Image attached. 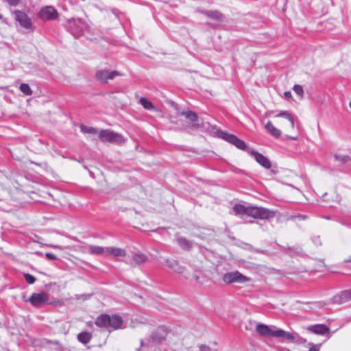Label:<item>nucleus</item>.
I'll return each mask as SVG.
<instances>
[{
    "mask_svg": "<svg viewBox=\"0 0 351 351\" xmlns=\"http://www.w3.org/2000/svg\"><path fill=\"white\" fill-rule=\"evenodd\" d=\"M167 265L176 273L182 274L184 271V267L181 266L177 261L168 260L167 261Z\"/></svg>",
    "mask_w": 351,
    "mask_h": 351,
    "instance_id": "6ab92c4d",
    "label": "nucleus"
},
{
    "mask_svg": "<svg viewBox=\"0 0 351 351\" xmlns=\"http://www.w3.org/2000/svg\"><path fill=\"white\" fill-rule=\"evenodd\" d=\"M307 330L317 335H325L329 331L328 328L324 324L311 325L307 328Z\"/></svg>",
    "mask_w": 351,
    "mask_h": 351,
    "instance_id": "dca6fc26",
    "label": "nucleus"
},
{
    "mask_svg": "<svg viewBox=\"0 0 351 351\" xmlns=\"http://www.w3.org/2000/svg\"><path fill=\"white\" fill-rule=\"evenodd\" d=\"M178 245L185 250H190L193 246V242L186 240L184 237H178L176 239Z\"/></svg>",
    "mask_w": 351,
    "mask_h": 351,
    "instance_id": "aec40b11",
    "label": "nucleus"
},
{
    "mask_svg": "<svg viewBox=\"0 0 351 351\" xmlns=\"http://www.w3.org/2000/svg\"><path fill=\"white\" fill-rule=\"evenodd\" d=\"M335 160L340 164L343 165L350 161V157L348 155L335 154L333 156Z\"/></svg>",
    "mask_w": 351,
    "mask_h": 351,
    "instance_id": "393cba45",
    "label": "nucleus"
},
{
    "mask_svg": "<svg viewBox=\"0 0 351 351\" xmlns=\"http://www.w3.org/2000/svg\"><path fill=\"white\" fill-rule=\"evenodd\" d=\"M169 333L168 328L165 326H159L152 335V339L157 343H160L166 339Z\"/></svg>",
    "mask_w": 351,
    "mask_h": 351,
    "instance_id": "1a4fd4ad",
    "label": "nucleus"
},
{
    "mask_svg": "<svg viewBox=\"0 0 351 351\" xmlns=\"http://www.w3.org/2000/svg\"><path fill=\"white\" fill-rule=\"evenodd\" d=\"M349 106H350V108H351V101H350V103H349Z\"/></svg>",
    "mask_w": 351,
    "mask_h": 351,
    "instance_id": "37998d69",
    "label": "nucleus"
},
{
    "mask_svg": "<svg viewBox=\"0 0 351 351\" xmlns=\"http://www.w3.org/2000/svg\"><path fill=\"white\" fill-rule=\"evenodd\" d=\"M95 324L99 327H103L111 331L120 328L123 324V319L120 316L117 315H112L111 316L108 315H101L97 318Z\"/></svg>",
    "mask_w": 351,
    "mask_h": 351,
    "instance_id": "7ed1b4c3",
    "label": "nucleus"
},
{
    "mask_svg": "<svg viewBox=\"0 0 351 351\" xmlns=\"http://www.w3.org/2000/svg\"><path fill=\"white\" fill-rule=\"evenodd\" d=\"M221 137L226 141L234 145L236 147L241 150H244L247 147L245 142L237 138L234 134L222 132L221 133Z\"/></svg>",
    "mask_w": 351,
    "mask_h": 351,
    "instance_id": "0eeeda50",
    "label": "nucleus"
},
{
    "mask_svg": "<svg viewBox=\"0 0 351 351\" xmlns=\"http://www.w3.org/2000/svg\"><path fill=\"white\" fill-rule=\"evenodd\" d=\"M251 154H252V156H254L256 161L258 164H260L262 167H263L264 168L267 169H270L271 162L267 158H266L265 156H263V154H261L256 151H252L251 152Z\"/></svg>",
    "mask_w": 351,
    "mask_h": 351,
    "instance_id": "2eb2a0df",
    "label": "nucleus"
},
{
    "mask_svg": "<svg viewBox=\"0 0 351 351\" xmlns=\"http://www.w3.org/2000/svg\"><path fill=\"white\" fill-rule=\"evenodd\" d=\"M107 247H101L97 245H87L84 247V252L92 255H104L106 256Z\"/></svg>",
    "mask_w": 351,
    "mask_h": 351,
    "instance_id": "f8f14e48",
    "label": "nucleus"
},
{
    "mask_svg": "<svg viewBox=\"0 0 351 351\" xmlns=\"http://www.w3.org/2000/svg\"><path fill=\"white\" fill-rule=\"evenodd\" d=\"M292 97L291 93L290 91H286L284 93V97L286 99H291Z\"/></svg>",
    "mask_w": 351,
    "mask_h": 351,
    "instance_id": "c9c22d12",
    "label": "nucleus"
},
{
    "mask_svg": "<svg viewBox=\"0 0 351 351\" xmlns=\"http://www.w3.org/2000/svg\"><path fill=\"white\" fill-rule=\"evenodd\" d=\"M126 253L123 249L114 247H107L106 256H112L113 257H124Z\"/></svg>",
    "mask_w": 351,
    "mask_h": 351,
    "instance_id": "f3484780",
    "label": "nucleus"
},
{
    "mask_svg": "<svg viewBox=\"0 0 351 351\" xmlns=\"http://www.w3.org/2000/svg\"><path fill=\"white\" fill-rule=\"evenodd\" d=\"M193 126H197V128H200L199 124H193Z\"/></svg>",
    "mask_w": 351,
    "mask_h": 351,
    "instance_id": "58836bf2",
    "label": "nucleus"
},
{
    "mask_svg": "<svg viewBox=\"0 0 351 351\" xmlns=\"http://www.w3.org/2000/svg\"><path fill=\"white\" fill-rule=\"evenodd\" d=\"M48 300V296L45 293H33L29 298L31 304L35 306H39Z\"/></svg>",
    "mask_w": 351,
    "mask_h": 351,
    "instance_id": "ddd939ff",
    "label": "nucleus"
},
{
    "mask_svg": "<svg viewBox=\"0 0 351 351\" xmlns=\"http://www.w3.org/2000/svg\"><path fill=\"white\" fill-rule=\"evenodd\" d=\"M38 16L45 21L53 20L57 18L58 12L52 6H46L40 10Z\"/></svg>",
    "mask_w": 351,
    "mask_h": 351,
    "instance_id": "6e6552de",
    "label": "nucleus"
},
{
    "mask_svg": "<svg viewBox=\"0 0 351 351\" xmlns=\"http://www.w3.org/2000/svg\"><path fill=\"white\" fill-rule=\"evenodd\" d=\"M181 114L184 116L187 119L191 121H196L197 120V115L193 111H183L181 112Z\"/></svg>",
    "mask_w": 351,
    "mask_h": 351,
    "instance_id": "bb28decb",
    "label": "nucleus"
},
{
    "mask_svg": "<svg viewBox=\"0 0 351 351\" xmlns=\"http://www.w3.org/2000/svg\"><path fill=\"white\" fill-rule=\"evenodd\" d=\"M51 247H53V248H56V249H60V250L62 249V247L61 246H60V245H51Z\"/></svg>",
    "mask_w": 351,
    "mask_h": 351,
    "instance_id": "4c0bfd02",
    "label": "nucleus"
},
{
    "mask_svg": "<svg viewBox=\"0 0 351 351\" xmlns=\"http://www.w3.org/2000/svg\"><path fill=\"white\" fill-rule=\"evenodd\" d=\"M119 75H120V73L116 71L100 70L96 73V77L104 82H107L109 80H112L114 77Z\"/></svg>",
    "mask_w": 351,
    "mask_h": 351,
    "instance_id": "9d476101",
    "label": "nucleus"
},
{
    "mask_svg": "<svg viewBox=\"0 0 351 351\" xmlns=\"http://www.w3.org/2000/svg\"><path fill=\"white\" fill-rule=\"evenodd\" d=\"M45 256L49 260H56V259H57V256L54 254H53V253L47 252V253L45 254Z\"/></svg>",
    "mask_w": 351,
    "mask_h": 351,
    "instance_id": "2f4dec72",
    "label": "nucleus"
},
{
    "mask_svg": "<svg viewBox=\"0 0 351 351\" xmlns=\"http://www.w3.org/2000/svg\"><path fill=\"white\" fill-rule=\"evenodd\" d=\"M319 346L311 343V348H309L308 351H319Z\"/></svg>",
    "mask_w": 351,
    "mask_h": 351,
    "instance_id": "72a5a7b5",
    "label": "nucleus"
},
{
    "mask_svg": "<svg viewBox=\"0 0 351 351\" xmlns=\"http://www.w3.org/2000/svg\"><path fill=\"white\" fill-rule=\"evenodd\" d=\"M351 300V290H346L332 298V302L341 304Z\"/></svg>",
    "mask_w": 351,
    "mask_h": 351,
    "instance_id": "4468645a",
    "label": "nucleus"
},
{
    "mask_svg": "<svg viewBox=\"0 0 351 351\" xmlns=\"http://www.w3.org/2000/svg\"><path fill=\"white\" fill-rule=\"evenodd\" d=\"M14 14L16 20L20 23L21 26L26 29H29L31 27V20L25 13L19 10H16Z\"/></svg>",
    "mask_w": 351,
    "mask_h": 351,
    "instance_id": "9b49d317",
    "label": "nucleus"
},
{
    "mask_svg": "<svg viewBox=\"0 0 351 351\" xmlns=\"http://www.w3.org/2000/svg\"><path fill=\"white\" fill-rule=\"evenodd\" d=\"M233 211L236 215L245 214L255 219H267L274 217L275 212L263 207L245 206L237 204L233 206Z\"/></svg>",
    "mask_w": 351,
    "mask_h": 351,
    "instance_id": "f03ea898",
    "label": "nucleus"
},
{
    "mask_svg": "<svg viewBox=\"0 0 351 351\" xmlns=\"http://www.w3.org/2000/svg\"><path fill=\"white\" fill-rule=\"evenodd\" d=\"M80 130L84 134H90L95 135L97 134V130L96 128L93 127H88L84 125H80Z\"/></svg>",
    "mask_w": 351,
    "mask_h": 351,
    "instance_id": "cd10ccee",
    "label": "nucleus"
},
{
    "mask_svg": "<svg viewBox=\"0 0 351 351\" xmlns=\"http://www.w3.org/2000/svg\"><path fill=\"white\" fill-rule=\"evenodd\" d=\"M200 351H210V348L206 345L199 346Z\"/></svg>",
    "mask_w": 351,
    "mask_h": 351,
    "instance_id": "f704fd0d",
    "label": "nucleus"
},
{
    "mask_svg": "<svg viewBox=\"0 0 351 351\" xmlns=\"http://www.w3.org/2000/svg\"><path fill=\"white\" fill-rule=\"evenodd\" d=\"M265 129L268 134L274 138H278L281 135V131L276 128L270 121L265 124Z\"/></svg>",
    "mask_w": 351,
    "mask_h": 351,
    "instance_id": "a211bd4d",
    "label": "nucleus"
},
{
    "mask_svg": "<svg viewBox=\"0 0 351 351\" xmlns=\"http://www.w3.org/2000/svg\"><path fill=\"white\" fill-rule=\"evenodd\" d=\"M91 335L88 332H81L77 335V339L79 341L84 344L88 343L90 341Z\"/></svg>",
    "mask_w": 351,
    "mask_h": 351,
    "instance_id": "b1692460",
    "label": "nucleus"
},
{
    "mask_svg": "<svg viewBox=\"0 0 351 351\" xmlns=\"http://www.w3.org/2000/svg\"><path fill=\"white\" fill-rule=\"evenodd\" d=\"M5 1L11 6H16L18 5L19 0H5Z\"/></svg>",
    "mask_w": 351,
    "mask_h": 351,
    "instance_id": "473e14b6",
    "label": "nucleus"
},
{
    "mask_svg": "<svg viewBox=\"0 0 351 351\" xmlns=\"http://www.w3.org/2000/svg\"><path fill=\"white\" fill-rule=\"evenodd\" d=\"M65 25L68 30L75 38L84 36L88 29V24L81 19H70L67 20Z\"/></svg>",
    "mask_w": 351,
    "mask_h": 351,
    "instance_id": "20e7f679",
    "label": "nucleus"
},
{
    "mask_svg": "<svg viewBox=\"0 0 351 351\" xmlns=\"http://www.w3.org/2000/svg\"><path fill=\"white\" fill-rule=\"evenodd\" d=\"M351 261V258L349 260H348L347 261Z\"/></svg>",
    "mask_w": 351,
    "mask_h": 351,
    "instance_id": "c03bdc74",
    "label": "nucleus"
},
{
    "mask_svg": "<svg viewBox=\"0 0 351 351\" xmlns=\"http://www.w3.org/2000/svg\"><path fill=\"white\" fill-rule=\"evenodd\" d=\"M223 280L227 284L245 283L250 280L249 277L243 275L238 271L228 272L223 276Z\"/></svg>",
    "mask_w": 351,
    "mask_h": 351,
    "instance_id": "423d86ee",
    "label": "nucleus"
},
{
    "mask_svg": "<svg viewBox=\"0 0 351 351\" xmlns=\"http://www.w3.org/2000/svg\"><path fill=\"white\" fill-rule=\"evenodd\" d=\"M20 90L25 95H31L32 93V91L29 87V86L27 84L22 83L20 85Z\"/></svg>",
    "mask_w": 351,
    "mask_h": 351,
    "instance_id": "c85d7f7f",
    "label": "nucleus"
},
{
    "mask_svg": "<svg viewBox=\"0 0 351 351\" xmlns=\"http://www.w3.org/2000/svg\"><path fill=\"white\" fill-rule=\"evenodd\" d=\"M141 346L142 347L144 346V343H143V341L142 340L141 341Z\"/></svg>",
    "mask_w": 351,
    "mask_h": 351,
    "instance_id": "ea45409f",
    "label": "nucleus"
},
{
    "mask_svg": "<svg viewBox=\"0 0 351 351\" xmlns=\"http://www.w3.org/2000/svg\"><path fill=\"white\" fill-rule=\"evenodd\" d=\"M256 330L260 335L265 337L280 338L282 341L290 343L306 342V340L300 337L298 333L287 332L274 326L258 324L256 325Z\"/></svg>",
    "mask_w": 351,
    "mask_h": 351,
    "instance_id": "f257e3e1",
    "label": "nucleus"
},
{
    "mask_svg": "<svg viewBox=\"0 0 351 351\" xmlns=\"http://www.w3.org/2000/svg\"><path fill=\"white\" fill-rule=\"evenodd\" d=\"M3 18V16L2 14L0 13V19H1Z\"/></svg>",
    "mask_w": 351,
    "mask_h": 351,
    "instance_id": "79ce46f5",
    "label": "nucleus"
},
{
    "mask_svg": "<svg viewBox=\"0 0 351 351\" xmlns=\"http://www.w3.org/2000/svg\"><path fill=\"white\" fill-rule=\"evenodd\" d=\"M293 90L300 97H303L304 90L302 86L298 84L294 85Z\"/></svg>",
    "mask_w": 351,
    "mask_h": 351,
    "instance_id": "c756f323",
    "label": "nucleus"
},
{
    "mask_svg": "<svg viewBox=\"0 0 351 351\" xmlns=\"http://www.w3.org/2000/svg\"><path fill=\"white\" fill-rule=\"evenodd\" d=\"M140 104L147 110H152L155 109L152 103L145 97H141L140 99Z\"/></svg>",
    "mask_w": 351,
    "mask_h": 351,
    "instance_id": "a878e982",
    "label": "nucleus"
},
{
    "mask_svg": "<svg viewBox=\"0 0 351 351\" xmlns=\"http://www.w3.org/2000/svg\"><path fill=\"white\" fill-rule=\"evenodd\" d=\"M24 278H25L26 282L29 284H33L36 281L35 277L29 274H25L24 275Z\"/></svg>",
    "mask_w": 351,
    "mask_h": 351,
    "instance_id": "7c9ffc66",
    "label": "nucleus"
},
{
    "mask_svg": "<svg viewBox=\"0 0 351 351\" xmlns=\"http://www.w3.org/2000/svg\"><path fill=\"white\" fill-rule=\"evenodd\" d=\"M132 258H133V261L136 264H138V265L146 262V261L147 260V256L143 253L134 254V255L132 256Z\"/></svg>",
    "mask_w": 351,
    "mask_h": 351,
    "instance_id": "5701e85b",
    "label": "nucleus"
},
{
    "mask_svg": "<svg viewBox=\"0 0 351 351\" xmlns=\"http://www.w3.org/2000/svg\"><path fill=\"white\" fill-rule=\"evenodd\" d=\"M275 117H282L286 119L290 124V127L293 129L294 128V120L292 115L287 111H282L275 115Z\"/></svg>",
    "mask_w": 351,
    "mask_h": 351,
    "instance_id": "412c9836",
    "label": "nucleus"
},
{
    "mask_svg": "<svg viewBox=\"0 0 351 351\" xmlns=\"http://www.w3.org/2000/svg\"><path fill=\"white\" fill-rule=\"evenodd\" d=\"M202 128V130H208V128H209V123H203Z\"/></svg>",
    "mask_w": 351,
    "mask_h": 351,
    "instance_id": "e433bc0d",
    "label": "nucleus"
},
{
    "mask_svg": "<svg viewBox=\"0 0 351 351\" xmlns=\"http://www.w3.org/2000/svg\"><path fill=\"white\" fill-rule=\"evenodd\" d=\"M98 137L104 143L122 144L125 142V138L120 134L110 130H102L98 132Z\"/></svg>",
    "mask_w": 351,
    "mask_h": 351,
    "instance_id": "39448f33",
    "label": "nucleus"
},
{
    "mask_svg": "<svg viewBox=\"0 0 351 351\" xmlns=\"http://www.w3.org/2000/svg\"><path fill=\"white\" fill-rule=\"evenodd\" d=\"M206 14L210 19L217 21H222L223 16L217 11H208Z\"/></svg>",
    "mask_w": 351,
    "mask_h": 351,
    "instance_id": "4be33fe9",
    "label": "nucleus"
},
{
    "mask_svg": "<svg viewBox=\"0 0 351 351\" xmlns=\"http://www.w3.org/2000/svg\"><path fill=\"white\" fill-rule=\"evenodd\" d=\"M289 138H291V139H293V140H295V139H296V138H294V137H291V136H290Z\"/></svg>",
    "mask_w": 351,
    "mask_h": 351,
    "instance_id": "a19ab883",
    "label": "nucleus"
}]
</instances>
